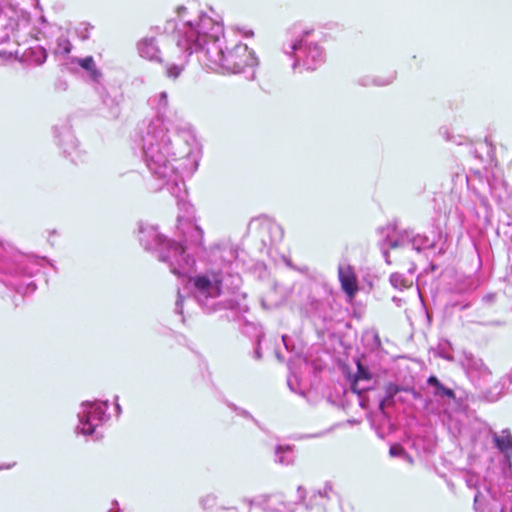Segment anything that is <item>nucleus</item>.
Returning <instances> with one entry per match:
<instances>
[{
    "label": "nucleus",
    "instance_id": "obj_13",
    "mask_svg": "<svg viewBox=\"0 0 512 512\" xmlns=\"http://www.w3.org/2000/svg\"><path fill=\"white\" fill-rule=\"evenodd\" d=\"M176 26H177V25H176L175 21L170 20V21H168V22L166 23L165 31H166V32H172V33H174V32H175V30H176Z\"/></svg>",
    "mask_w": 512,
    "mask_h": 512
},
{
    "label": "nucleus",
    "instance_id": "obj_2",
    "mask_svg": "<svg viewBox=\"0 0 512 512\" xmlns=\"http://www.w3.org/2000/svg\"><path fill=\"white\" fill-rule=\"evenodd\" d=\"M338 278L344 293L349 299H353L359 290L357 275L353 268L351 266L339 267Z\"/></svg>",
    "mask_w": 512,
    "mask_h": 512
},
{
    "label": "nucleus",
    "instance_id": "obj_10",
    "mask_svg": "<svg viewBox=\"0 0 512 512\" xmlns=\"http://www.w3.org/2000/svg\"><path fill=\"white\" fill-rule=\"evenodd\" d=\"M406 450L404 449V447L399 444V443H395V444H392L389 448V455L391 457H397V456H401L403 457V455L405 454Z\"/></svg>",
    "mask_w": 512,
    "mask_h": 512
},
{
    "label": "nucleus",
    "instance_id": "obj_12",
    "mask_svg": "<svg viewBox=\"0 0 512 512\" xmlns=\"http://www.w3.org/2000/svg\"><path fill=\"white\" fill-rule=\"evenodd\" d=\"M182 69L178 66H171L167 70V74L171 78H177L181 74Z\"/></svg>",
    "mask_w": 512,
    "mask_h": 512
},
{
    "label": "nucleus",
    "instance_id": "obj_15",
    "mask_svg": "<svg viewBox=\"0 0 512 512\" xmlns=\"http://www.w3.org/2000/svg\"><path fill=\"white\" fill-rule=\"evenodd\" d=\"M392 404H393V401L384 397L379 404V408H380V410H383L385 406H387V405L390 406Z\"/></svg>",
    "mask_w": 512,
    "mask_h": 512
},
{
    "label": "nucleus",
    "instance_id": "obj_17",
    "mask_svg": "<svg viewBox=\"0 0 512 512\" xmlns=\"http://www.w3.org/2000/svg\"><path fill=\"white\" fill-rule=\"evenodd\" d=\"M261 240H262V242H263L264 244H267V243L271 244V243H272V239H271V238H269V239L267 240L265 237H262V239H261Z\"/></svg>",
    "mask_w": 512,
    "mask_h": 512
},
{
    "label": "nucleus",
    "instance_id": "obj_16",
    "mask_svg": "<svg viewBox=\"0 0 512 512\" xmlns=\"http://www.w3.org/2000/svg\"><path fill=\"white\" fill-rule=\"evenodd\" d=\"M403 458L407 461L408 464L414 465L413 457L410 454H408L407 452H405V454L403 455Z\"/></svg>",
    "mask_w": 512,
    "mask_h": 512
},
{
    "label": "nucleus",
    "instance_id": "obj_11",
    "mask_svg": "<svg viewBox=\"0 0 512 512\" xmlns=\"http://www.w3.org/2000/svg\"><path fill=\"white\" fill-rule=\"evenodd\" d=\"M79 65L88 71H94L95 70V62L91 56L85 57L83 59L79 60Z\"/></svg>",
    "mask_w": 512,
    "mask_h": 512
},
{
    "label": "nucleus",
    "instance_id": "obj_4",
    "mask_svg": "<svg viewBox=\"0 0 512 512\" xmlns=\"http://www.w3.org/2000/svg\"><path fill=\"white\" fill-rule=\"evenodd\" d=\"M427 382L436 388V395L445 396L449 399H455L456 395L453 389L445 387L435 375H431Z\"/></svg>",
    "mask_w": 512,
    "mask_h": 512
},
{
    "label": "nucleus",
    "instance_id": "obj_19",
    "mask_svg": "<svg viewBox=\"0 0 512 512\" xmlns=\"http://www.w3.org/2000/svg\"><path fill=\"white\" fill-rule=\"evenodd\" d=\"M172 38H173L174 40H176V42H177L178 44H181V40H180L178 37H175V36H173V35H172Z\"/></svg>",
    "mask_w": 512,
    "mask_h": 512
},
{
    "label": "nucleus",
    "instance_id": "obj_7",
    "mask_svg": "<svg viewBox=\"0 0 512 512\" xmlns=\"http://www.w3.org/2000/svg\"><path fill=\"white\" fill-rule=\"evenodd\" d=\"M356 366H357V372L356 374L353 376V378H355L356 380L360 381V380H371L373 378V375L372 373L369 371V369L363 365L362 361L360 358H358L356 361Z\"/></svg>",
    "mask_w": 512,
    "mask_h": 512
},
{
    "label": "nucleus",
    "instance_id": "obj_8",
    "mask_svg": "<svg viewBox=\"0 0 512 512\" xmlns=\"http://www.w3.org/2000/svg\"><path fill=\"white\" fill-rule=\"evenodd\" d=\"M253 224L256 226L257 229L262 230V231H267V232H270L271 230L278 228L275 223H273L272 221H270L266 218L255 219L253 221Z\"/></svg>",
    "mask_w": 512,
    "mask_h": 512
},
{
    "label": "nucleus",
    "instance_id": "obj_18",
    "mask_svg": "<svg viewBox=\"0 0 512 512\" xmlns=\"http://www.w3.org/2000/svg\"><path fill=\"white\" fill-rule=\"evenodd\" d=\"M161 98H162L163 100H165V101L167 100V94H166V92H162V93H161Z\"/></svg>",
    "mask_w": 512,
    "mask_h": 512
},
{
    "label": "nucleus",
    "instance_id": "obj_20",
    "mask_svg": "<svg viewBox=\"0 0 512 512\" xmlns=\"http://www.w3.org/2000/svg\"><path fill=\"white\" fill-rule=\"evenodd\" d=\"M92 432H93V430H92V429H88V430H84V429H83V433H89V434H90V433H92Z\"/></svg>",
    "mask_w": 512,
    "mask_h": 512
},
{
    "label": "nucleus",
    "instance_id": "obj_9",
    "mask_svg": "<svg viewBox=\"0 0 512 512\" xmlns=\"http://www.w3.org/2000/svg\"><path fill=\"white\" fill-rule=\"evenodd\" d=\"M401 391L402 388L394 383L385 385V397L391 401H393L394 396Z\"/></svg>",
    "mask_w": 512,
    "mask_h": 512
},
{
    "label": "nucleus",
    "instance_id": "obj_1",
    "mask_svg": "<svg viewBox=\"0 0 512 512\" xmlns=\"http://www.w3.org/2000/svg\"><path fill=\"white\" fill-rule=\"evenodd\" d=\"M187 35V42L194 43L195 52L200 54L199 59L214 70L222 69L224 72L237 74L253 65V52L244 43H238L226 51L222 50L218 39L206 31L213 21L208 16H202L195 28L191 27Z\"/></svg>",
    "mask_w": 512,
    "mask_h": 512
},
{
    "label": "nucleus",
    "instance_id": "obj_6",
    "mask_svg": "<svg viewBox=\"0 0 512 512\" xmlns=\"http://www.w3.org/2000/svg\"><path fill=\"white\" fill-rule=\"evenodd\" d=\"M195 288L200 292H208L211 287L210 279L205 275H198L190 279Z\"/></svg>",
    "mask_w": 512,
    "mask_h": 512
},
{
    "label": "nucleus",
    "instance_id": "obj_5",
    "mask_svg": "<svg viewBox=\"0 0 512 512\" xmlns=\"http://www.w3.org/2000/svg\"><path fill=\"white\" fill-rule=\"evenodd\" d=\"M138 47L141 54L148 58H153L157 51L155 47V39L153 37L142 39L139 42Z\"/></svg>",
    "mask_w": 512,
    "mask_h": 512
},
{
    "label": "nucleus",
    "instance_id": "obj_3",
    "mask_svg": "<svg viewBox=\"0 0 512 512\" xmlns=\"http://www.w3.org/2000/svg\"><path fill=\"white\" fill-rule=\"evenodd\" d=\"M493 441L502 453L512 452V433L509 429L502 430L500 435L494 434Z\"/></svg>",
    "mask_w": 512,
    "mask_h": 512
},
{
    "label": "nucleus",
    "instance_id": "obj_14",
    "mask_svg": "<svg viewBox=\"0 0 512 512\" xmlns=\"http://www.w3.org/2000/svg\"><path fill=\"white\" fill-rule=\"evenodd\" d=\"M358 382H359L358 380L353 378L352 384H351V390H352L353 393H355L357 395H361L362 391L360 389H358Z\"/></svg>",
    "mask_w": 512,
    "mask_h": 512
}]
</instances>
